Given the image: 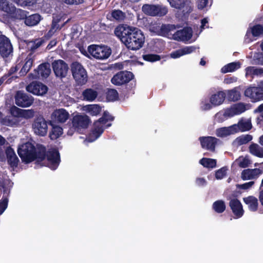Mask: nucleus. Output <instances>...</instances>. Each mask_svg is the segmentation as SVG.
Returning <instances> with one entry per match:
<instances>
[{
	"mask_svg": "<svg viewBox=\"0 0 263 263\" xmlns=\"http://www.w3.org/2000/svg\"><path fill=\"white\" fill-rule=\"evenodd\" d=\"M114 33L129 50H139L144 43L143 32L136 27L120 25L115 28Z\"/></svg>",
	"mask_w": 263,
	"mask_h": 263,
	"instance_id": "obj_1",
	"label": "nucleus"
},
{
	"mask_svg": "<svg viewBox=\"0 0 263 263\" xmlns=\"http://www.w3.org/2000/svg\"><path fill=\"white\" fill-rule=\"evenodd\" d=\"M72 77L78 85L82 86L86 83L88 76L83 66L79 62H73L70 65Z\"/></svg>",
	"mask_w": 263,
	"mask_h": 263,
	"instance_id": "obj_2",
	"label": "nucleus"
},
{
	"mask_svg": "<svg viewBox=\"0 0 263 263\" xmlns=\"http://www.w3.org/2000/svg\"><path fill=\"white\" fill-rule=\"evenodd\" d=\"M35 150L34 145L31 142H27L18 146L17 153L23 162L29 163L35 160Z\"/></svg>",
	"mask_w": 263,
	"mask_h": 263,
	"instance_id": "obj_3",
	"label": "nucleus"
},
{
	"mask_svg": "<svg viewBox=\"0 0 263 263\" xmlns=\"http://www.w3.org/2000/svg\"><path fill=\"white\" fill-rule=\"evenodd\" d=\"M89 53L97 59L104 60L107 59L111 54L110 48L107 46L91 45L88 47Z\"/></svg>",
	"mask_w": 263,
	"mask_h": 263,
	"instance_id": "obj_4",
	"label": "nucleus"
},
{
	"mask_svg": "<svg viewBox=\"0 0 263 263\" xmlns=\"http://www.w3.org/2000/svg\"><path fill=\"white\" fill-rule=\"evenodd\" d=\"M142 11L147 15L163 16L167 13L168 9L163 5L146 4L142 6Z\"/></svg>",
	"mask_w": 263,
	"mask_h": 263,
	"instance_id": "obj_5",
	"label": "nucleus"
},
{
	"mask_svg": "<svg viewBox=\"0 0 263 263\" xmlns=\"http://www.w3.org/2000/svg\"><path fill=\"white\" fill-rule=\"evenodd\" d=\"M244 94L253 102L263 100V81H261L257 86L248 87L245 90Z\"/></svg>",
	"mask_w": 263,
	"mask_h": 263,
	"instance_id": "obj_6",
	"label": "nucleus"
},
{
	"mask_svg": "<svg viewBox=\"0 0 263 263\" xmlns=\"http://www.w3.org/2000/svg\"><path fill=\"white\" fill-rule=\"evenodd\" d=\"M134 78V74L128 71L118 72L111 79V82L117 86L122 85L128 83Z\"/></svg>",
	"mask_w": 263,
	"mask_h": 263,
	"instance_id": "obj_7",
	"label": "nucleus"
},
{
	"mask_svg": "<svg viewBox=\"0 0 263 263\" xmlns=\"http://www.w3.org/2000/svg\"><path fill=\"white\" fill-rule=\"evenodd\" d=\"M90 123L91 120L86 115H77L72 119V124L79 133L82 129H86Z\"/></svg>",
	"mask_w": 263,
	"mask_h": 263,
	"instance_id": "obj_8",
	"label": "nucleus"
},
{
	"mask_svg": "<svg viewBox=\"0 0 263 263\" xmlns=\"http://www.w3.org/2000/svg\"><path fill=\"white\" fill-rule=\"evenodd\" d=\"M53 72L57 77L65 78L69 70L68 64L62 60H55L52 63Z\"/></svg>",
	"mask_w": 263,
	"mask_h": 263,
	"instance_id": "obj_9",
	"label": "nucleus"
},
{
	"mask_svg": "<svg viewBox=\"0 0 263 263\" xmlns=\"http://www.w3.org/2000/svg\"><path fill=\"white\" fill-rule=\"evenodd\" d=\"M33 98L24 91H17L15 95V104L22 107H28L30 106L33 103Z\"/></svg>",
	"mask_w": 263,
	"mask_h": 263,
	"instance_id": "obj_10",
	"label": "nucleus"
},
{
	"mask_svg": "<svg viewBox=\"0 0 263 263\" xmlns=\"http://www.w3.org/2000/svg\"><path fill=\"white\" fill-rule=\"evenodd\" d=\"M48 87L42 83L33 81L26 87V90L34 95L43 96L48 91Z\"/></svg>",
	"mask_w": 263,
	"mask_h": 263,
	"instance_id": "obj_11",
	"label": "nucleus"
},
{
	"mask_svg": "<svg viewBox=\"0 0 263 263\" xmlns=\"http://www.w3.org/2000/svg\"><path fill=\"white\" fill-rule=\"evenodd\" d=\"M13 47L10 40L5 35H0V54L3 58L12 54Z\"/></svg>",
	"mask_w": 263,
	"mask_h": 263,
	"instance_id": "obj_12",
	"label": "nucleus"
},
{
	"mask_svg": "<svg viewBox=\"0 0 263 263\" xmlns=\"http://www.w3.org/2000/svg\"><path fill=\"white\" fill-rule=\"evenodd\" d=\"M32 127L34 133L38 135L44 136L47 133V123L43 117L40 116L35 118Z\"/></svg>",
	"mask_w": 263,
	"mask_h": 263,
	"instance_id": "obj_13",
	"label": "nucleus"
},
{
	"mask_svg": "<svg viewBox=\"0 0 263 263\" xmlns=\"http://www.w3.org/2000/svg\"><path fill=\"white\" fill-rule=\"evenodd\" d=\"M69 118V114L64 108L56 109L51 115V121L55 123H64Z\"/></svg>",
	"mask_w": 263,
	"mask_h": 263,
	"instance_id": "obj_14",
	"label": "nucleus"
},
{
	"mask_svg": "<svg viewBox=\"0 0 263 263\" xmlns=\"http://www.w3.org/2000/svg\"><path fill=\"white\" fill-rule=\"evenodd\" d=\"M46 158L49 163L50 168L53 170H56L61 161L60 155L58 150L52 149L47 151Z\"/></svg>",
	"mask_w": 263,
	"mask_h": 263,
	"instance_id": "obj_15",
	"label": "nucleus"
},
{
	"mask_svg": "<svg viewBox=\"0 0 263 263\" xmlns=\"http://www.w3.org/2000/svg\"><path fill=\"white\" fill-rule=\"evenodd\" d=\"M171 6L173 8L182 10L185 14L191 13L193 9L190 5V2L185 0H167Z\"/></svg>",
	"mask_w": 263,
	"mask_h": 263,
	"instance_id": "obj_16",
	"label": "nucleus"
},
{
	"mask_svg": "<svg viewBox=\"0 0 263 263\" xmlns=\"http://www.w3.org/2000/svg\"><path fill=\"white\" fill-rule=\"evenodd\" d=\"M201 147L212 152H214L218 139L215 137L208 136L200 137L199 138Z\"/></svg>",
	"mask_w": 263,
	"mask_h": 263,
	"instance_id": "obj_17",
	"label": "nucleus"
},
{
	"mask_svg": "<svg viewBox=\"0 0 263 263\" xmlns=\"http://www.w3.org/2000/svg\"><path fill=\"white\" fill-rule=\"evenodd\" d=\"M229 204L236 218H239L243 215L242 205L238 199L235 198L230 199Z\"/></svg>",
	"mask_w": 263,
	"mask_h": 263,
	"instance_id": "obj_18",
	"label": "nucleus"
},
{
	"mask_svg": "<svg viewBox=\"0 0 263 263\" xmlns=\"http://www.w3.org/2000/svg\"><path fill=\"white\" fill-rule=\"evenodd\" d=\"M193 35V30L190 27H184L182 29L178 30L174 34V39L180 41H188Z\"/></svg>",
	"mask_w": 263,
	"mask_h": 263,
	"instance_id": "obj_19",
	"label": "nucleus"
},
{
	"mask_svg": "<svg viewBox=\"0 0 263 263\" xmlns=\"http://www.w3.org/2000/svg\"><path fill=\"white\" fill-rule=\"evenodd\" d=\"M7 163L11 167H16L18 165L19 159L14 149L11 146H8L5 149Z\"/></svg>",
	"mask_w": 263,
	"mask_h": 263,
	"instance_id": "obj_20",
	"label": "nucleus"
},
{
	"mask_svg": "<svg viewBox=\"0 0 263 263\" xmlns=\"http://www.w3.org/2000/svg\"><path fill=\"white\" fill-rule=\"evenodd\" d=\"M236 124L229 127H223L216 129V135L219 137H225L237 133Z\"/></svg>",
	"mask_w": 263,
	"mask_h": 263,
	"instance_id": "obj_21",
	"label": "nucleus"
},
{
	"mask_svg": "<svg viewBox=\"0 0 263 263\" xmlns=\"http://www.w3.org/2000/svg\"><path fill=\"white\" fill-rule=\"evenodd\" d=\"M260 174L261 171L259 168H248L242 171L241 178L243 180L253 179L257 178Z\"/></svg>",
	"mask_w": 263,
	"mask_h": 263,
	"instance_id": "obj_22",
	"label": "nucleus"
},
{
	"mask_svg": "<svg viewBox=\"0 0 263 263\" xmlns=\"http://www.w3.org/2000/svg\"><path fill=\"white\" fill-rule=\"evenodd\" d=\"M226 93L223 91H219L212 95L210 98V102L214 106L221 105L224 102Z\"/></svg>",
	"mask_w": 263,
	"mask_h": 263,
	"instance_id": "obj_23",
	"label": "nucleus"
},
{
	"mask_svg": "<svg viewBox=\"0 0 263 263\" xmlns=\"http://www.w3.org/2000/svg\"><path fill=\"white\" fill-rule=\"evenodd\" d=\"M243 201L248 205L249 210L251 212H256L258 208V199L254 196H249L243 198Z\"/></svg>",
	"mask_w": 263,
	"mask_h": 263,
	"instance_id": "obj_24",
	"label": "nucleus"
},
{
	"mask_svg": "<svg viewBox=\"0 0 263 263\" xmlns=\"http://www.w3.org/2000/svg\"><path fill=\"white\" fill-rule=\"evenodd\" d=\"M104 128L102 125H100L96 122H94V127L89 134L88 139V141L92 142L98 139L103 133Z\"/></svg>",
	"mask_w": 263,
	"mask_h": 263,
	"instance_id": "obj_25",
	"label": "nucleus"
},
{
	"mask_svg": "<svg viewBox=\"0 0 263 263\" xmlns=\"http://www.w3.org/2000/svg\"><path fill=\"white\" fill-rule=\"evenodd\" d=\"M47 153L46 148L45 146L42 144L37 145L34 151L35 160L38 163L43 161L46 158Z\"/></svg>",
	"mask_w": 263,
	"mask_h": 263,
	"instance_id": "obj_26",
	"label": "nucleus"
},
{
	"mask_svg": "<svg viewBox=\"0 0 263 263\" xmlns=\"http://www.w3.org/2000/svg\"><path fill=\"white\" fill-rule=\"evenodd\" d=\"M61 21V17L59 16L53 17L51 28L48 32V35H52L57 30H60L64 26L65 23H63L61 26L59 24Z\"/></svg>",
	"mask_w": 263,
	"mask_h": 263,
	"instance_id": "obj_27",
	"label": "nucleus"
},
{
	"mask_svg": "<svg viewBox=\"0 0 263 263\" xmlns=\"http://www.w3.org/2000/svg\"><path fill=\"white\" fill-rule=\"evenodd\" d=\"M41 20V16L37 13H35L29 16L27 15L24 23L28 26H34L38 24Z\"/></svg>",
	"mask_w": 263,
	"mask_h": 263,
	"instance_id": "obj_28",
	"label": "nucleus"
},
{
	"mask_svg": "<svg viewBox=\"0 0 263 263\" xmlns=\"http://www.w3.org/2000/svg\"><path fill=\"white\" fill-rule=\"evenodd\" d=\"M240 67L241 63L240 62L238 61L232 62L222 67L221 69V72L223 73L234 72L239 69Z\"/></svg>",
	"mask_w": 263,
	"mask_h": 263,
	"instance_id": "obj_29",
	"label": "nucleus"
},
{
	"mask_svg": "<svg viewBox=\"0 0 263 263\" xmlns=\"http://www.w3.org/2000/svg\"><path fill=\"white\" fill-rule=\"evenodd\" d=\"M28 12L21 9H17L14 6L9 17L16 20H25Z\"/></svg>",
	"mask_w": 263,
	"mask_h": 263,
	"instance_id": "obj_30",
	"label": "nucleus"
},
{
	"mask_svg": "<svg viewBox=\"0 0 263 263\" xmlns=\"http://www.w3.org/2000/svg\"><path fill=\"white\" fill-rule=\"evenodd\" d=\"M98 92L91 88H87L82 92L83 100L87 101H94L98 96Z\"/></svg>",
	"mask_w": 263,
	"mask_h": 263,
	"instance_id": "obj_31",
	"label": "nucleus"
},
{
	"mask_svg": "<svg viewBox=\"0 0 263 263\" xmlns=\"http://www.w3.org/2000/svg\"><path fill=\"white\" fill-rule=\"evenodd\" d=\"M51 72L49 65L46 63H42L37 67V73L42 77L47 78Z\"/></svg>",
	"mask_w": 263,
	"mask_h": 263,
	"instance_id": "obj_32",
	"label": "nucleus"
},
{
	"mask_svg": "<svg viewBox=\"0 0 263 263\" xmlns=\"http://www.w3.org/2000/svg\"><path fill=\"white\" fill-rule=\"evenodd\" d=\"M249 148V152L252 155L259 158H263V148L257 144L252 143Z\"/></svg>",
	"mask_w": 263,
	"mask_h": 263,
	"instance_id": "obj_33",
	"label": "nucleus"
},
{
	"mask_svg": "<svg viewBox=\"0 0 263 263\" xmlns=\"http://www.w3.org/2000/svg\"><path fill=\"white\" fill-rule=\"evenodd\" d=\"M1 123L4 125L13 126L18 124L19 121L18 118L11 115L3 118Z\"/></svg>",
	"mask_w": 263,
	"mask_h": 263,
	"instance_id": "obj_34",
	"label": "nucleus"
},
{
	"mask_svg": "<svg viewBox=\"0 0 263 263\" xmlns=\"http://www.w3.org/2000/svg\"><path fill=\"white\" fill-rule=\"evenodd\" d=\"M33 62V60L32 59L29 57L26 58L25 63L19 72V74L21 77L24 76L27 73L32 66Z\"/></svg>",
	"mask_w": 263,
	"mask_h": 263,
	"instance_id": "obj_35",
	"label": "nucleus"
},
{
	"mask_svg": "<svg viewBox=\"0 0 263 263\" xmlns=\"http://www.w3.org/2000/svg\"><path fill=\"white\" fill-rule=\"evenodd\" d=\"M14 7V6L7 0L0 1V10L7 13L9 16L13 11Z\"/></svg>",
	"mask_w": 263,
	"mask_h": 263,
	"instance_id": "obj_36",
	"label": "nucleus"
},
{
	"mask_svg": "<svg viewBox=\"0 0 263 263\" xmlns=\"http://www.w3.org/2000/svg\"><path fill=\"white\" fill-rule=\"evenodd\" d=\"M246 75L247 76H263V68H256L249 66L246 68Z\"/></svg>",
	"mask_w": 263,
	"mask_h": 263,
	"instance_id": "obj_37",
	"label": "nucleus"
},
{
	"mask_svg": "<svg viewBox=\"0 0 263 263\" xmlns=\"http://www.w3.org/2000/svg\"><path fill=\"white\" fill-rule=\"evenodd\" d=\"M240 92L236 88L229 90L227 93V98L229 101L236 102L240 99Z\"/></svg>",
	"mask_w": 263,
	"mask_h": 263,
	"instance_id": "obj_38",
	"label": "nucleus"
},
{
	"mask_svg": "<svg viewBox=\"0 0 263 263\" xmlns=\"http://www.w3.org/2000/svg\"><path fill=\"white\" fill-rule=\"evenodd\" d=\"M199 163L204 167L213 168L216 166L215 159L207 158H203L200 160Z\"/></svg>",
	"mask_w": 263,
	"mask_h": 263,
	"instance_id": "obj_39",
	"label": "nucleus"
},
{
	"mask_svg": "<svg viewBox=\"0 0 263 263\" xmlns=\"http://www.w3.org/2000/svg\"><path fill=\"white\" fill-rule=\"evenodd\" d=\"M87 111L92 116L98 115L101 111V107L98 104H91L86 106Z\"/></svg>",
	"mask_w": 263,
	"mask_h": 263,
	"instance_id": "obj_40",
	"label": "nucleus"
},
{
	"mask_svg": "<svg viewBox=\"0 0 263 263\" xmlns=\"http://www.w3.org/2000/svg\"><path fill=\"white\" fill-rule=\"evenodd\" d=\"M213 210L217 213H222L225 210L226 206L223 200H219L215 201L212 205Z\"/></svg>",
	"mask_w": 263,
	"mask_h": 263,
	"instance_id": "obj_41",
	"label": "nucleus"
},
{
	"mask_svg": "<svg viewBox=\"0 0 263 263\" xmlns=\"http://www.w3.org/2000/svg\"><path fill=\"white\" fill-rule=\"evenodd\" d=\"M63 134V128L58 125L53 126L50 132L49 137L52 140H55Z\"/></svg>",
	"mask_w": 263,
	"mask_h": 263,
	"instance_id": "obj_42",
	"label": "nucleus"
},
{
	"mask_svg": "<svg viewBox=\"0 0 263 263\" xmlns=\"http://www.w3.org/2000/svg\"><path fill=\"white\" fill-rule=\"evenodd\" d=\"M111 15L114 20L118 21H123L126 17L125 13L119 9L112 10Z\"/></svg>",
	"mask_w": 263,
	"mask_h": 263,
	"instance_id": "obj_43",
	"label": "nucleus"
},
{
	"mask_svg": "<svg viewBox=\"0 0 263 263\" xmlns=\"http://www.w3.org/2000/svg\"><path fill=\"white\" fill-rule=\"evenodd\" d=\"M237 133L239 131L245 132L250 130L252 128V124L250 122H239L238 124H236Z\"/></svg>",
	"mask_w": 263,
	"mask_h": 263,
	"instance_id": "obj_44",
	"label": "nucleus"
},
{
	"mask_svg": "<svg viewBox=\"0 0 263 263\" xmlns=\"http://www.w3.org/2000/svg\"><path fill=\"white\" fill-rule=\"evenodd\" d=\"M106 97L108 101L113 102L118 100L119 94L116 89H109L106 92Z\"/></svg>",
	"mask_w": 263,
	"mask_h": 263,
	"instance_id": "obj_45",
	"label": "nucleus"
},
{
	"mask_svg": "<svg viewBox=\"0 0 263 263\" xmlns=\"http://www.w3.org/2000/svg\"><path fill=\"white\" fill-rule=\"evenodd\" d=\"M251 33L254 37H258L263 34V26L260 24H256L251 28Z\"/></svg>",
	"mask_w": 263,
	"mask_h": 263,
	"instance_id": "obj_46",
	"label": "nucleus"
},
{
	"mask_svg": "<svg viewBox=\"0 0 263 263\" xmlns=\"http://www.w3.org/2000/svg\"><path fill=\"white\" fill-rule=\"evenodd\" d=\"M252 136L249 134L241 135L237 137L236 139L237 143L239 145L246 144L252 140Z\"/></svg>",
	"mask_w": 263,
	"mask_h": 263,
	"instance_id": "obj_47",
	"label": "nucleus"
},
{
	"mask_svg": "<svg viewBox=\"0 0 263 263\" xmlns=\"http://www.w3.org/2000/svg\"><path fill=\"white\" fill-rule=\"evenodd\" d=\"M232 110L234 114L239 115L246 111V105L242 103H237L233 106Z\"/></svg>",
	"mask_w": 263,
	"mask_h": 263,
	"instance_id": "obj_48",
	"label": "nucleus"
},
{
	"mask_svg": "<svg viewBox=\"0 0 263 263\" xmlns=\"http://www.w3.org/2000/svg\"><path fill=\"white\" fill-rule=\"evenodd\" d=\"M142 58L144 61L154 62L160 60L161 57L156 54H146L142 55Z\"/></svg>",
	"mask_w": 263,
	"mask_h": 263,
	"instance_id": "obj_49",
	"label": "nucleus"
},
{
	"mask_svg": "<svg viewBox=\"0 0 263 263\" xmlns=\"http://www.w3.org/2000/svg\"><path fill=\"white\" fill-rule=\"evenodd\" d=\"M23 109L17 107L15 106H12L10 109V114L17 118L22 117Z\"/></svg>",
	"mask_w": 263,
	"mask_h": 263,
	"instance_id": "obj_50",
	"label": "nucleus"
},
{
	"mask_svg": "<svg viewBox=\"0 0 263 263\" xmlns=\"http://www.w3.org/2000/svg\"><path fill=\"white\" fill-rule=\"evenodd\" d=\"M227 168L226 167H222L217 170L215 172V178L217 179H221L226 176Z\"/></svg>",
	"mask_w": 263,
	"mask_h": 263,
	"instance_id": "obj_51",
	"label": "nucleus"
},
{
	"mask_svg": "<svg viewBox=\"0 0 263 263\" xmlns=\"http://www.w3.org/2000/svg\"><path fill=\"white\" fill-rule=\"evenodd\" d=\"M22 67V64L21 63L17 64L15 65L14 66H12L8 72L6 74H5V76H6L7 78L8 79V77L12 76L13 74L15 73L21 67Z\"/></svg>",
	"mask_w": 263,
	"mask_h": 263,
	"instance_id": "obj_52",
	"label": "nucleus"
},
{
	"mask_svg": "<svg viewBox=\"0 0 263 263\" xmlns=\"http://www.w3.org/2000/svg\"><path fill=\"white\" fill-rule=\"evenodd\" d=\"M3 189V196L2 199L0 200V202H2L5 199H7V204H8V196L10 193V190L7 188L5 184H3L1 185Z\"/></svg>",
	"mask_w": 263,
	"mask_h": 263,
	"instance_id": "obj_53",
	"label": "nucleus"
},
{
	"mask_svg": "<svg viewBox=\"0 0 263 263\" xmlns=\"http://www.w3.org/2000/svg\"><path fill=\"white\" fill-rule=\"evenodd\" d=\"M254 183V181H251L241 184H236V187L239 189L246 190L251 188Z\"/></svg>",
	"mask_w": 263,
	"mask_h": 263,
	"instance_id": "obj_54",
	"label": "nucleus"
},
{
	"mask_svg": "<svg viewBox=\"0 0 263 263\" xmlns=\"http://www.w3.org/2000/svg\"><path fill=\"white\" fill-rule=\"evenodd\" d=\"M44 43L45 40L43 38H39L35 40L33 42V45L31 47V49L34 50L38 48L41 46H42Z\"/></svg>",
	"mask_w": 263,
	"mask_h": 263,
	"instance_id": "obj_55",
	"label": "nucleus"
},
{
	"mask_svg": "<svg viewBox=\"0 0 263 263\" xmlns=\"http://www.w3.org/2000/svg\"><path fill=\"white\" fill-rule=\"evenodd\" d=\"M106 116H108V111H105L103 112L102 117L99 118L97 121H95V122L99 124L105 125L108 121H109V120L110 119H107L106 118Z\"/></svg>",
	"mask_w": 263,
	"mask_h": 263,
	"instance_id": "obj_56",
	"label": "nucleus"
},
{
	"mask_svg": "<svg viewBox=\"0 0 263 263\" xmlns=\"http://www.w3.org/2000/svg\"><path fill=\"white\" fill-rule=\"evenodd\" d=\"M34 116V111L31 109L24 110L23 109L22 117L25 119H30Z\"/></svg>",
	"mask_w": 263,
	"mask_h": 263,
	"instance_id": "obj_57",
	"label": "nucleus"
},
{
	"mask_svg": "<svg viewBox=\"0 0 263 263\" xmlns=\"http://www.w3.org/2000/svg\"><path fill=\"white\" fill-rule=\"evenodd\" d=\"M183 55L191 53L195 51L196 47L195 46H186L181 48Z\"/></svg>",
	"mask_w": 263,
	"mask_h": 263,
	"instance_id": "obj_58",
	"label": "nucleus"
},
{
	"mask_svg": "<svg viewBox=\"0 0 263 263\" xmlns=\"http://www.w3.org/2000/svg\"><path fill=\"white\" fill-rule=\"evenodd\" d=\"M62 1L68 5H78L84 2V0H62Z\"/></svg>",
	"mask_w": 263,
	"mask_h": 263,
	"instance_id": "obj_59",
	"label": "nucleus"
},
{
	"mask_svg": "<svg viewBox=\"0 0 263 263\" xmlns=\"http://www.w3.org/2000/svg\"><path fill=\"white\" fill-rule=\"evenodd\" d=\"M258 200L261 205L263 206V178L259 188Z\"/></svg>",
	"mask_w": 263,
	"mask_h": 263,
	"instance_id": "obj_60",
	"label": "nucleus"
},
{
	"mask_svg": "<svg viewBox=\"0 0 263 263\" xmlns=\"http://www.w3.org/2000/svg\"><path fill=\"white\" fill-rule=\"evenodd\" d=\"M256 111L260 113L259 117L258 118L259 122L263 125V104L259 105Z\"/></svg>",
	"mask_w": 263,
	"mask_h": 263,
	"instance_id": "obj_61",
	"label": "nucleus"
},
{
	"mask_svg": "<svg viewBox=\"0 0 263 263\" xmlns=\"http://www.w3.org/2000/svg\"><path fill=\"white\" fill-rule=\"evenodd\" d=\"M182 55L183 54L181 49L175 50L171 53V57L173 59L178 58Z\"/></svg>",
	"mask_w": 263,
	"mask_h": 263,
	"instance_id": "obj_62",
	"label": "nucleus"
},
{
	"mask_svg": "<svg viewBox=\"0 0 263 263\" xmlns=\"http://www.w3.org/2000/svg\"><path fill=\"white\" fill-rule=\"evenodd\" d=\"M7 208V201L5 199L2 202H0V215H2Z\"/></svg>",
	"mask_w": 263,
	"mask_h": 263,
	"instance_id": "obj_63",
	"label": "nucleus"
},
{
	"mask_svg": "<svg viewBox=\"0 0 263 263\" xmlns=\"http://www.w3.org/2000/svg\"><path fill=\"white\" fill-rule=\"evenodd\" d=\"M208 0H198V8L202 9L205 8L208 4Z\"/></svg>",
	"mask_w": 263,
	"mask_h": 263,
	"instance_id": "obj_64",
	"label": "nucleus"
}]
</instances>
